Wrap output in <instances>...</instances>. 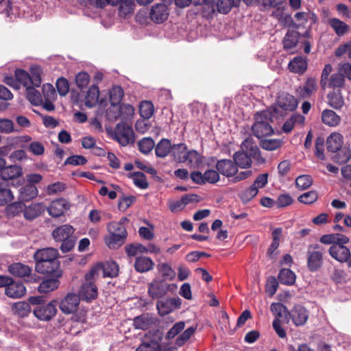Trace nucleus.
I'll use <instances>...</instances> for the list:
<instances>
[{"mask_svg":"<svg viewBox=\"0 0 351 351\" xmlns=\"http://www.w3.org/2000/svg\"><path fill=\"white\" fill-rule=\"evenodd\" d=\"M177 289L176 284H169L165 280L154 279L148 285V295L152 299H159L167 293H173Z\"/></svg>","mask_w":351,"mask_h":351,"instance_id":"6","label":"nucleus"},{"mask_svg":"<svg viewBox=\"0 0 351 351\" xmlns=\"http://www.w3.org/2000/svg\"><path fill=\"white\" fill-rule=\"evenodd\" d=\"M118 4L119 15L123 17L131 14L135 6L134 0H120Z\"/></svg>","mask_w":351,"mask_h":351,"instance_id":"42","label":"nucleus"},{"mask_svg":"<svg viewBox=\"0 0 351 351\" xmlns=\"http://www.w3.org/2000/svg\"><path fill=\"white\" fill-rule=\"evenodd\" d=\"M345 84V80L341 73H334L330 75L327 85L330 88H341Z\"/></svg>","mask_w":351,"mask_h":351,"instance_id":"51","label":"nucleus"},{"mask_svg":"<svg viewBox=\"0 0 351 351\" xmlns=\"http://www.w3.org/2000/svg\"><path fill=\"white\" fill-rule=\"evenodd\" d=\"M99 96V87L97 85H92L90 86L86 92L84 98V104L88 108H93L98 103Z\"/></svg>","mask_w":351,"mask_h":351,"instance_id":"29","label":"nucleus"},{"mask_svg":"<svg viewBox=\"0 0 351 351\" xmlns=\"http://www.w3.org/2000/svg\"><path fill=\"white\" fill-rule=\"evenodd\" d=\"M305 117L300 114H293L283 124L282 130L285 133L292 131L295 125H303Z\"/></svg>","mask_w":351,"mask_h":351,"instance_id":"30","label":"nucleus"},{"mask_svg":"<svg viewBox=\"0 0 351 351\" xmlns=\"http://www.w3.org/2000/svg\"><path fill=\"white\" fill-rule=\"evenodd\" d=\"M341 117L330 109L324 110L322 113V122L330 127H336L341 122Z\"/></svg>","mask_w":351,"mask_h":351,"instance_id":"28","label":"nucleus"},{"mask_svg":"<svg viewBox=\"0 0 351 351\" xmlns=\"http://www.w3.org/2000/svg\"><path fill=\"white\" fill-rule=\"evenodd\" d=\"M185 323L182 321L176 322L167 332L165 335V339L167 340H171L173 339L176 336L179 335L184 328Z\"/></svg>","mask_w":351,"mask_h":351,"instance_id":"62","label":"nucleus"},{"mask_svg":"<svg viewBox=\"0 0 351 351\" xmlns=\"http://www.w3.org/2000/svg\"><path fill=\"white\" fill-rule=\"evenodd\" d=\"M14 77L17 82L23 84L24 86L27 87L30 85V75L26 71L21 69H16Z\"/></svg>","mask_w":351,"mask_h":351,"instance_id":"58","label":"nucleus"},{"mask_svg":"<svg viewBox=\"0 0 351 351\" xmlns=\"http://www.w3.org/2000/svg\"><path fill=\"white\" fill-rule=\"evenodd\" d=\"M108 230L110 234L128 236L126 228L122 223H117V221L109 223L108 225Z\"/></svg>","mask_w":351,"mask_h":351,"instance_id":"57","label":"nucleus"},{"mask_svg":"<svg viewBox=\"0 0 351 351\" xmlns=\"http://www.w3.org/2000/svg\"><path fill=\"white\" fill-rule=\"evenodd\" d=\"M215 167L219 174L226 178L233 177L238 172L237 165L234 163V160L230 159L217 160Z\"/></svg>","mask_w":351,"mask_h":351,"instance_id":"13","label":"nucleus"},{"mask_svg":"<svg viewBox=\"0 0 351 351\" xmlns=\"http://www.w3.org/2000/svg\"><path fill=\"white\" fill-rule=\"evenodd\" d=\"M308 310L300 304L295 305L289 313V317L296 326H304L308 319Z\"/></svg>","mask_w":351,"mask_h":351,"instance_id":"12","label":"nucleus"},{"mask_svg":"<svg viewBox=\"0 0 351 351\" xmlns=\"http://www.w3.org/2000/svg\"><path fill=\"white\" fill-rule=\"evenodd\" d=\"M90 82V75L85 71L79 72L75 75V84L81 90L86 88Z\"/></svg>","mask_w":351,"mask_h":351,"instance_id":"59","label":"nucleus"},{"mask_svg":"<svg viewBox=\"0 0 351 351\" xmlns=\"http://www.w3.org/2000/svg\"><path fill=\"white\" fill-rule=\"evenodd\" d=\"M196 328L191 326L186 329L182 333H181L176 339L175 343L176 346L181 347L185 344V343L191 338V337L195 333Z\"/></svg>","mask_w":351,"mask_h":351,"instance_id":"54","label":"nucleus"},{"mask_svg":"<svg viewBox=\"0 0 351 351\" xmlns=\"http://www.w3.org/2000/svg\"><path fill=\"white\" fill-rule=\"evenodd\" d=\"M280 116L281 113L277 106H270L265 110L257 112L254 114L255 122L252 127L253 134L258 138L272 135L274 130L271 123Z\"/></svg>","mask_w":351,"mask_h":351,"instance_id":"2","label":"nucleus"},{"mask_svg":"<svg viewBox=\"0 0 351 351\" xmlns=\"http://www.w3.org/2000/svg\"><path fill=\"white\" fill-rule=\"evenodd\" d=\"M106 118L112 122L121 119L119 104H110V106L106 110Z\"/></svg>","mask_w":351,"mask_h":351,"instance_id":"63","label":"nucleus"},{"mask_svg":"<svg viewBox=\"0 0 351 351\" xmlns=\"http://www.w3.org/2000/svg\"><path fill=\"white\" fill-rule=\"evenodd\" d=\"M147 336H151L152 338L148 341L143 342L136 351H160V342L162 339L163 332L160 330L156 329L153 332L149 331L146 337Z\"/></svg>","mask_w":351,"mask_h":351,"instance_id":"9","label":"nucleus"},{"mask_svg":"<svg viewBox=\"0 0 351 351\" xmlns=\"http://www.w3.org/2000/svg\"><path fill=\"white\" fill-rule=\"evenodd\" d=\"M343 145V136L337 132L332 133L326 140V147L328 152L335 153L339 151Z\"/></svg>","mask_w":351,"mask_h":351,"instance_id":"25","label":"nucleus"},{"mask_svg":"<svg viewBox=\"0 0 351 351\" xmlns=\"http://www.w3.org/2000/svg\"><path fill=\"white\" fill-rule=\"evenodd\" d=\"M324 264V248L319 244L311 245L306 252V266L311 272L319 271Z\"/></svg>","mask_w":351,"mask_h":351,"instance_id":"4","label":"nucleus"},{"mask_svg":"<svg viewBox=\"0 0 351 351\" xmlns=\"http://www.w3.org/2000/svg\"><path fill=\"white\" fill-rule=\"evenodd\" d=\"M13 199L14 195L11 190L0 184V206L7 205Z\"/></svg>","mask_w":351,"mask_h":351,"instance_id":"61","label":"nucleus"},{"mask_svg":"<svg viewBox=\"0 0 351 351\" xmlns=\"http://www.w3.org/2000/svg\"><path fill=\"white\" fill-rule=\"evenodd\" d=\"M59 253L57 249L47 247L37 250L34 254L35 269L41 274L60 278L62 271L58 260Z\"/></svg>","mask_w":351,"mask_h":351,"instance_id":"1","label":"nucleus"},{"mask_svg":"<svg viewBox=\"0 0 351 351\" xmlns=\"http://www.w3.org/2000/svg\"><path fill=\"white\" fill-rule=\"evenodd\" d=\"M158 270L162 274V280H173L176 276L175 271L167 263H160L157 266Z\"/></svg>","mask_w":351,"mask_h":351,"instance_id":"48","label":"nucleus"},{"mask_svg":"<svg viewBox=\"0 0 351 351\" xmlns=\"http://www.w3.org/2000/svg\"><path fill=\"white\" fill-rule=\"evenodd\" d=\"M300 37L301 34L299 32L293 29H289L282 40L284 49L287 51L295 47Z\"/></svg>","mask_w":351,"mask_h":351,"instance_id":"22","label":"nucleus"},{"mask_svg":"<svg viewBox=\"0 0 351 351\" xmlns=\"http://www.w3.org/2000/svg\"><path fill=\"white\" fill-rule=\"evenodd\" d=\"M123 96L124 91L121 86H114L109 90L110 104H120Z\"/></svg>","mask_w":351,"mask_h":351,"instance_id":"43","label":"nucleus"},{"mask_svg":"<svg viewBox=\"0 0 351 351\" xmlns=\"http://www.w3.org/2000/svg\"><path fill=\"white\" fill-rule=\"evenodd\" d=\"M22 173L23 169L19 165H5L0 171V178L4 180H13L21 176Z\"/></svg>","mask_w":351,"mask_h":351,"instance_id":"20","label":"nucleus"},{"mask_svg":"<svg viewBox=\"0 0 351 351\" xmlns=\"http://www.w3.org/2000/svg\"><path fill=\"white\" fill-rule=\"evenodd\" d=\"M114 138L122 146L134 143V132L131 126L124 122L117 124L114 129Z\"/></svg>","mask_w":351,"mask_h":351,"instance_id":"7","label":"nucleus"},{"mask_svg":"<svg viewBox=\"0 0 351 351\" xmlns=\"http://www.w3.org/2000/svg\"><path fill=\"white\" fill-rule=\"evenodd\" d=\"M25 94L27 99L32 104L38 106L42 104V96L40 92L36 90L35 86L32 85L27 86Z\"/></svg>","mask_w":351,"mask_h":351,"instance_id":"39","label":"nucleus"},{"mask_svg":"<svg viewBox=\"0 0 351 351\" xmlns=\"http://www.w3.org/2000/svg\"><path fill=\"white\" fill-rule=\"evenodd\" d=\"M328 23L338 36L345 35L350 29L348 24L337 18L329 19Z\"/></svg>","mask_w":351,"mask_h":351,"instance_id":"32","label":"nucleus"},{"mask_svg":"<svg viewBox=\"0 0 351 351\" xmlns=\"http://www.w3.org/2000/svg\"><path fill=\"white\" fill-rule=\"evenodd\" d=\"M156 320L152 314L143 313L134 318L133 326L136 329L146 330L154 324Z\"/></svg>","mask_w":351,"mask_h":351,"instance_id":"19","label":"nucleus"},{"mask_svg":"<svg viewBox=\"0 0 351 351\" xmlns=\"http://www.w3.org/2000/svg\"><path fill=\"white\" fill-rule=\"evenodd\" d=\"M69 206L70 205L66 199L60 198L51 202L50 206L47 208V211L52 217H59L69 208Z\"/></svg>","mask_w":351,"mask_h":351,"instance_id":"16","label":"nucleus"},{"mask_svg":"<svg viewBox=\"0 0 351 351\" xmlns=\"http://www.w3.org/2000/svg\"><path fill=\"white\" fill-rule=\"evenodd\" d=\"M328 253L332 258L341 263H346L350 256V249L345 245H332Z\"/></svg>","mask_w":351,"mask_h":351,"instance_id":"17","label":"nucleus"},{"mask_svg":"<svg viewBox=\"0 0 351 351\" xmlns=\"http://www.w3.org/2000/svg\"><path fill=\"white\" fill-rule=\"evenodd\" d=\"M9 272L16 277L29 278L32 274V269L27 265L21 263H14L8 267Z\"/></svg>","mask_w":351,"mask_h":351,"instance_id":"23","label":"nucleus"},{"mask_svg":"<svg viewBox=\"0 0 351 351\" xmlns=\"http://www.w3.org/2000/svg\"><path fill=\"white\" fill-rule=\"evenodd\" d=\"M80 302V298L75 293H68L60 302L59 307L61 311L66 315L74 313L77 311Z\"/></svg>","mask_w":351,"mask_h":351,"instance_id":"10","label":"nucleus"},{"mask_svg":"<svg viewBox=\"0 0 351 351\" xmlns=\"http://www.w3.org/2000/svg\"><path fill=\"white\" fill-rule=\"evenodd\" d=\"M15 313L21 317L27 316L32 311L30 304L27 302H19L14 304Z\"/></svg>","mask_w":351,"mask_h":351,"instance_id":"56","label":"nucleus"},{"mask_svg":"<svg viewBox=\"0 0 351 351\" xmlns=\"http://www.w3.org/2000/svg\"><path fill=\"white\" fill-rule=\"evenodd\" d=\"M45 210L43 203L32 204L24 208V217L27 219H34L40 216Z\"/></svg>","mask_w":351,"mask_h":351,"instance_id":"31","label":"nucleus"},{"mask_svg":"<svg viewBox=\"0 0 351 351\" xmlns=\"http://www.w3.org/2000/svg\"><path fill=\"white\" fill-rule=\"evenodd\" d=\"M196 328L191 326L186 329L182 333H181L176 339L175 343L176 346L181 347L185 344V343L191 338V337L195 333Z\"/></svg>","mask_w":351,"mask_h":351,"instance_id":"52","label":"nucleus"},{"mask_svg":"<svg viewBox=\"0 0 351 351\" xmlns=\"http://www.w3.org/2000/svg\"><path fill=\"white\" fill-rule=\"evenodd\" d=\"M74 231L73 226L69 224L60 226L53 230V238L56 242L61 243L60 249L62 253L69 252L74 247L76 242Z\"/></svg>","mask_w":351,"mask_h":351,"instance_id":"3","label":"nucleus"},{"mask_svg":"<svg viewBox=\"0 0 351 351\" xmlns=\"http://www.w3.org/2000/svg\"><path fill=\"white\" fill-rule=\"evenodd\" d=\"M24 212V204L21 202H15L7 205L5 214L8 217H14Z\"/></svg>","mask_w":351,"mask_h":351,"instance_id":"46","label":"nucleus"},{"mask_svg":"<svg viewBox=\"0 0 351 351\" xmlns=\"http://www.w3.org/2000/svg\"><path fill=\"white\" fill-rule=\"evenodd\" d=\"M270 309L273 315L276 317L275 319H280L283 316L287 317L289 313V311L287 306L280 302L272 303Z\"/></svg>","mask_w":351,"mask_h":351,"instance_id":"45","label":"nucleus"},{"mask_svg":"<svg viewBox=\"0 0 351 351\" xmlns=\"http://www.w3.org/2000/svg\"><path fill=\"white\" fill-rule=\"evenodd\" d=\"M278 278L281 284L291 286L295 283L296 276L291 269L283 268L280 270Z\"/></svg>","mask_w":351,"mask_h":351,"instance_id":"36","label":"nucleus"},{"mask_svg":"<svg viewBox=\"0 0 351 351\" xmlns=\"http://www.w3.org/2000/svg\"><path fill=\"white\" fill-rule=\"evenodd\" d=\"M58 277H52L42 281L38 286L40 293H48L58 288L60 281Z\"/></svg>","mask_w":351,"mask_h":351,"instance_id":"37","label":"nucleus"},{"mask_svg":"<svg viewBox=\"0 0 351 351\" xmlns=\"http://www.w3.org/2000/svg\"><path fill=\"white\" fill-rule=\"evenodd\" d=\"M38 193L36 186L32 184H26L19 190V199L23 202H29L35 198Z\"/></svg>","mask_w":351,"mask_h":351,"instance_id":"26","label":"nucleus"},{"mask_svg":"<svg viewBox=\"0 0 351 351\" xmlns=\"http://www.w3.org/2000/svg\"><path fill=\"white\" fill-rule=\"evenodd\" d=\"M126 238V236L110 234L106 237L105 243L109 248L117 249L125 243Z\"/></svg>","mask_w":351,"mask_h":351,"instance_id":"41","label":"nucleus"},{"mask_svg":"<svg viewBox=\"0 0 351 351\" xmlns=\"http://www.w3.org/2000/svg\"><path fill=\"white\" fill-rule=\"evenodd\" d=\"M121 119L123 121L130 119L134 114V108L130 104H119Z\"/></svg>","mask_w":351,"mask_h":351,"instance_id":"64","label":"nucleus"},{"mask_svg":"<svg viewBox=\"0 0 351 351\" xmlns=\"http://www.w3.org/2000/svg\"><path fill=\"white\" fill-rule=\"evenodd\" d=\"M187 152V146L184 143L174 144L172 146L171 154L178 162H186L184 158Z\"/></svg>","mask_w":351,"mask_h":351,"instance_id":"35","label":"nucleus"},{"mask_svg":"<svg viewBox=\"0 0 351 351\" xmlns=\"http://www.w3.org/2000/svg\"><path fill=\"white\" fill-rule=\"evenodd\" d=\"M196 328L191 326L186 329L182 333H181L176 339L175 343L176 346L181 347L185 344V343L191 338V337L195 333Z\"/></svg>","mask_w":351,"mask_h":351,"instance_id":"53","label":"nucleus"},{"mask_svg":"<svg viewBox=\"0 0 351 351\" xmlns=\"http://www.w3.org/2000/svg\"><path fill=\"white\" fill-rule=\"evenodd\" d=\"M139 112L141 116L145 119H149L152 117L154 112V106L151 101H143L139 106Z\"/></svg>","mask_w":351,"mask_h":351,"instance_id":"47","label":"nucleus"},{"mask_svg":"<svg viewBox=\"0 0 351 351\" xmlns=\"http://www.w3.org/2000/svg\"><path fill=\"white\" fill-rule=\"evenodd\" d=\"M43 70L40 66L33 65L30 68V85L39 87L41 84V74Z\"/></svg>","mask_w":351,"mask_h":351,"instance_id":"44","label":"nucleus"},{"mask_svg":"<svg viewBox=\"0 0 351 351\" xmlns=\"http://www.w3.org/2000/svg\"><path fill=\"white\" fill-rule=\"evenodd\" d=\"M233 160L241 168H249L252 165V160L245 152H237L233 155Z\"/></svg>","mask_w":351,"mask_h":351,"instance_id":"38","label":"nucleus"},{"mask_svg":"<svg viewBox=\"0 0 351 351\" xmlns=\"http://www.w3.org/2000/svg\"><path fill=\"white\" fill-rule=\"evenodd\" d=\"M128 178L133 180L134 184L137 187L141 189H147L149 186V183L147 181L145 175L141 171H135L133 173H130L128 175Z\"/></svg>","mask_w":351,"mask_h":351,"instance_id":"40","label":"nucleus"},{"mask_svg":"<svg viewBox=\"0 0 351 351\" xmlns=\"http://www.w3.org/2000/svg\"><path fill=\"white\" fill-rule=\"evenodd\" d=\"M154 265V263L150 258L143 256L136 257L134 265L135 270L139 273H145L152 270Z\"/></svg>","mask_w":351,"mask_h":351,"instance_id":"27","label":"nucleus"},{"mask_svg":"<svg viewBox=\"0 0 351 351\" xmlns=\"http://www.w3.org/2000/svg\"><path fill=\"white\" fill-rule=\"evenodd\" d=\"M5 291L8 297L18 298L25 294L26 289L22 283L14 282L12 278L10 283H9L7 288H5Z\"/></svg>","mask_w":351,"mask_h":351,"instance_id":"21","label":"nucleus"},{"mask_svg":"<svg viewBox=\"0 0 351 351\" xmlns=\"http://www.w3.org/2000/svg\"><path fill=\"white\" fill-rule=\"evenodd\" d=\"M196 328L191 326L186 329L182 333H181L176 339L175 343L176 346L181 347L185 344V343L191 338V337L195 333Z\"/></svg>","mask_w":351,"mask_h":351,"instance_id":"55","label":"nucleus"},{"mask_svg":"<svg viewBox=\"0 0 351 351\" xmlns=\"http://www.w3.org/2000/svg\"><path fill=\"white\" fill-rule=\"evenodd\" d=\"M57 300H52L47 304L36 306L33 309L34 316L43 322H49L52 319L57 313Z\"/></svg>","mask_w":351,"mask_h":351,"instance_id":"8","label":"nucleus"},{"mask_svg":"<svg viewBox=\"0 0 351 351\" xmlns=\"http://www.w3.org/2000/svg\"><path fill=\"white\" fill-rule=\"evenodd\" d=\"M172 146L169 139H161L158 144L155 145L156 156L158 158H165L169 154H171Z\"/></svg>","mask_w":351,"mask_h":351,"instance_id":"34","label":"nucleus"},{"mask_svg":"<svg viewBox=\"0 0 351 351\" xmlns=\"http://www.w3.org/2000/svg\"><path fill=\"white\" fill-rule=\"evenodd\" d=\"M260 145L265 150L274 151L282 146V141L280 139H265L261 141Z\"/></svg>","mask_w":351,"mask_h":351,"instance_id":"60","label":"nucleus"},{"mask_svg":"<svg viewBox=\"0 0 351 351\" xmlns=\"http://www.w3.org/2000/svg\"><path fill=\"white\" fill-rule=\"evenodd\" d=\"M215 5L219 13L228 14L233 7L237 6V4L234 0H217Z\"/></svg>","mask_w":351,"mask_h":351,"instance_id":"49","label":"nucleus"},{"mask_svg":"<svg viewBox=\"0 0 351 351\" xmlns=\"http://www.w3.org/2000/svg\"><path fill=\"white\" fill-rule=\"evenodd\" d=\"M86 281V283H84L81 286L78 295L80 300L90 302L97 297V287L92 282V280Z\"/></svg>","mask_w":351,"mask_h":351,"instance_id":"15","label":"nucleus"},{"mask_svg":"<svg viewBox=\"0 0 351 351\" xmlns=\"http://www.w3.org/2000/svg\"><path fill=\"white\" fill-rule=\"evenodd\" d=\"M317 90V82L313 77H308L303 86H299L295 91L296 95L302 98L310 97Z\"/></svg>","mask_w":351,"mask_h":351,"instance_id":"18","label":"nucleus"},{"mask_svg":"<svg viewBox=\"0 0 351 351\" xmlns=\"http://www.w3.org/2000/svg\"><path fill=\"white\" fill-rule=\"evenodd\" d=\"M119 270V265L115 261L99 263L85 275V279L86 280H93L101 271L103 272L104 277L114 278L118 276Z\"/></svg>","mask_w":351,"mask_h":351,"instance_id":"5","label":"nucleus"},{"mask_svg":"<svg viewBox=\"0 0 351 351\" xmlns=\"http://www.w3.org/2000/svg\"><path fill=\"white\" fill-rule=\"evenodd\" d=\"M272 106H277L282 116V110L293 111L298 106V101L293 95L282 93L278 97L276 102Z\"/></svg>","mask_w":351,"mask_h":351,"instance_id":"11","label":"nucleus"},{"mask_svg":"<svg viewBox=\"0 0 351 351\" xmlns=\"http://www.w3.org/2000/svg\"><path fill=\"white\" fill-rule=\"evenodd\" d=\"M169 15V9L165 3H156L152 5L149 16L152 21L157 24L162 23Z\"/></svg>","mask_w":351,"mask_h":351,"instance_id":"14","label":"nucleus"},{"mask_svg":"<svg viewBox=\"0 0 351 351\" xmlns=\"http://www.w3.org/2000/svg\"><path fill=\"white\" fill-rule=\"evenodd\" d=\"M308 67L306 59L302 56H296L291 60L288 65V69L291 73L302 74Z\"/></svg>","mask_w":351,"mask_h":351,"instance_id":"24","label":"nucleus"},{"mask_svg":"<svg viewBox=\"0 0 351 351\" xmlns=\"http://www.w3.org/2000/svg\"><path fill=\"white\" fill-rule=\"evenodd\" d=\"M138 147L141 153L147 154L155 147V143L152 138L146 137L138 143Z\"/></svg>","mask_w":351,"mask_h":351,"instance_id":"50","label":"nucleus"},{"mask_svg":"<svg viewBox=\"0 0 351 351\" xmlns=\"http://www.w3.org/2000/svg\"><path fill=\"white\" fill-rule=\"evenodd\" d=\"M328 105L336 109H341L344 105V100L340 90H333L327 95Z\"/></svg>","mask_w":351,"mask_h":351,"instance_id":"33","label":"nucleus"}]
</instances>
